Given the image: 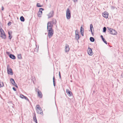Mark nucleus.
I'll return each instance as SVG.
<instances>
[{"label": "nucleus", "mask_w": 123, "mask_h": 123, "mask_svg": "<svg viewBox=\"0 0 123 123\" xmlns=\"http://www.w3.org/2000/svg\"><path fill=\"white\" fill-rule=\"evenodd\" d=\"M36 108L37 113L41 114L42 115H43V114L42 110L39 105H37Z\"/></svg>", "instance_id": "1"}, {"label": "nucleus", "mask_w": 123, "mask_h": 123, "mask_svg": "<svg viewBox=\"0 0 123 123\" xmlns=\"http://www.w3.org/2000/svg\"><path fill=\"white\" fill-rule=\"evenodd\" d=\"M107 29L108 30V32L110 34L113 35H116L117 34V32L115 30L109 27H107Z\"/></svg>", "instance_id": "2"}, {"label": "nucleus", "mask_w": 123, "mask_h": 123, "mask_svg": "<svg viewBox=\"0 0 123 123\" xmlns=\"http://www.w3.org/2000/svg\"><path fill=\"white\" fill-rule=\"evenodd\" d=\"M48 31V36L49 38H51L53 35L54 34V30L52 28H49V29L47 30Z\"/></svg>", "instance_id": "3"}, {"label": "nucleus", "mask_w": 123, "mask_h": 123, "mask_svg": "<svg viewBox=\"0 0 123 123\" xmlns=\"http://www.w3.org/2000/svg\"><path fill=\"white\" fill-rule=\"evenodd\" d=\"M66 17L68 19H70L71 17V12L69 8H67L66 10Z\"/></svg>", "instance_id": "4"}, {"label": "nucleus", "mask_w": 123, "mask_h": 123, "mask_svg": "<svg viewBox=\"0 0 123 123\" xmlns=\"http://www.w3.org/2000/svg\"><path fill=\"white\" fill-rule=\"evenodd\" d=\"M0 36L2 38L5 39L6 38V35L4 31L2 29H0Z\"/></svg>", "instance_id": "5"}, {"label": "nucleus", "mask_w": 123, "mask_h": 123, "mask_svg": "<svg viewBox=\"0 0 123 123\" xmlns=\"http://www.w3.org/2000/svg\"><path fill=\"white\" fill-rule=\"evenodd\" d=\"M44 9L43 8H40L39 10L37 13V16L39 17H41V15L42 14V11L44 10Z\"/></svg>", "instance_id": "6"}, {"label": "nucleus", "mask_w": 123, "mask_h": 123, "mask_svg": "<svg viewBox=\"0 0 123 123\" xmlns=\"http://www.w3.org/2000/svg\"><path fill=\"white\" fill-rule=\"evenodd\" d=\"M9 65L7 66V73L8 74L12 75L13 74L12 70L11 68H8V67H9Z\"/></svg>", "instance_id": "7"}, {"label": "nucleus", "mask_w": 123, "mask_h": 123, "mask_svg": "<svg viewBox=\"0 0 123 123\" xmlns=\"http://www.w3.org/2000/svg\"><path fill=\"white\" fill-rule=\"evenodd\" d=\"M53 25L51 23V22H49L47 23V30H48L50 28H52Z\"/></svg>", "instance_id": "8"}, {"label": "nucleus", "mask_w": 123, "mask_h": 123, "mask_svg": "<svg viewBox=\"0 0 123 123\" xmlns=\"http://www.w3.org/2000/svg\"><path fill=\"white\" fill-rule=\"evenodd\" d=\"M10 81L13 85L15 86L16 87H18V86L15 83L13 79L12 78H11L10 79Z\"/></svg>", "instance_id": "9"}, {"label": "nucleus", "mask_w": 123, "mask_h": 123, "mask_svg": "<svg viewBox=\"0 0 123 123\" xmlns=\"http://www.w3.org/2000/svg\"><path fill=\"white\" fill-rule=\"evenodd\" d=\"M54 15V12L53 11H51L47 15L48 18H49L53 17Z\"/></svg>", "instance_id": "10"}, {"label": "nucleus", "mask_w": 123, "mask_h": 123, "mask_svg": "<svg viewBox=\"0 0 123 123\" xmlns=\"http://www.w3.org/2000/svg\"><path fill=\"white\" fill-rule=\"evenodd\" d=\"M88 53L89 55H92L93 54L92 49L89 47L88 48Z\"/></svg>", "instance_id": "11"}, {"label": "nucleus", "mask_w": 123, "mask_h": 123, "mask_svg": "<svg viewBox=\"0 0 123 123\" xmlns=\"http://www.w3.org/2000/svg\"><path fill=\"white\" fill-rule=\"evenodd\" d=\"M70 50L69 46L68 44H66L65 46V52H67L69 51Z\"/></svg>", "instance_id": "12"}, {"label": "nucleus", "mask_w": 123, "mask_h": 123, "mask_svg": "<svg viewBox=\"0 0 123 123\" xmlns=\"http://www.w3.org/2000/svg\"><path fill=\"white\" fill-rule=\"evenodd\" d=\"M108 13L107 12L105 11L103 13L102 15L104 17L106 18H107L108 17Z\"/></svg>", "instance_id": "13"}, {"label": "nucleus", "mask_w": 123, "mask_h": 123, "mask_svg": "<svg viewBox=\"0 0 123 123\" xmlns=\"http://www.w3.org/2000/svg\"><path fill=\"white\" fill-rule=\"evenodd\" d=\"M66 92L68 95L69 96H71L72 95V92L70 91L68 89H66Z\"/></svg>", "instance_id": "14"}, {"label": "nucleus", "mask_w": 123, "mask_h": 123, "mask_svg": "<svg viewBox=\"0 0 123 123\" xmlns=\"http://www.w3.org/2000/svg\"><path fill=\"white\" fill-rule=\"evenodd\" d=\"M38 96L40 98H41L43 97V95L41 92L39 90L37 91Z\"/></svg>", "instance_id": "15"}, {"label": "nucleus", "mask_w": 123, "mask_h": 123, "mask_svg": "<svg viewBox=\"0 0 123 123\" xmlns=\"http://www.w3.org/2000/svg\"><path fill=\"white\" fill-rule=\"evenodd\" d=\"M9 57L10 58L13 60L15 59H16L15 56L14 55L12 54H10L9 55Z\"/></svg>", "instance_id": "16"}, {"label": "nucleus", "mask_w": 123, "mask_h": 123, "mask_svg": "<svg viewBox=\"0 0 123 123\" xmlns=\"http://www.w3.org/2000/svg\"><path fill=\"white\" fill-rule=\"evenodd\" d=\"M51 22V23L53 25L54 24L55 25L56 23V19L54 18H53L52 21H49Z\"/></svg>", "instance_id": "17"}, {"label": "nucleus", "mask_w": 123, "mask_h": 123, "mask_svg": "<svg viewBox=\"0 0 123 123\" xmlns=\"http://www.w3.org/2000/svg\"><path fill=\"white\" fill-rule=\"evenodd\" d=\"M8 34L9 35L8 38L10 40L12 37V32L11 31H8Z\"/></svg>", "instance_id": "18"}, {"label": "nucleus", "mask_w": 123, "mask_h": 123, "mask_svg": "<svg viewBox=\"0 0 123 123\" xmlns=\"http://www.w3.org/2000/svg\"><path fill=\"white\" fill-rule=\"evenodd\" d=\"M53 82L54 86H55L56 85V82L55 81V79L54 75L53 77Z\"/></svg>", "instance_id": "19"}, {"label": "nucleus", "mask_w": 123, "mask_h": 123, "mask_svg": "<svg viewBox=\"0 0 123 123\" xmlns=\"http://www.w3.org/2000/svg\"><path fill=\"white\" fill-rule=\"evenodd\" d=\"M33 120L34 122H35L36 123H37V120L36 119L35 114L34 116L33 117Z\"/></svg>", "instance_id": "20"}, {"label": "nucleus", "mask_w": 123, "mask_h": 123, "mask_svg": "<svg viewBox=\"0 0 123 123\" xmlns=\"http://www.w3.org/2000/svg\"><path fill=\"white\" fill-rule=\"evenodd\" d=\"M75 38L77 40H79L80 38V37L79 34H75Z\"/></svg>", "instance_id": "21"}, {"label": "nucleus", "mask_w": 123, "mask_h": 123, "mask_svg": "<svg viewBox=\"0 0 123 123\" xmlns=\"http://www.w3.org/2000/svg\"><path fill=\"white\" fill-rule=\"evenodd\" d=\"M4 86L3 83L0 80V88L3 87Z\"/></svg>", "instance_id": "22"}, {"label": "nucleus", "mask_w": 123, "mask_h": 123, "mask_svg": "<svg viewBox=\"0 0 123 123\" xmlns=\"http://www.w3.org/2000/svg\"><path fill=\"white\" fill-rule=\"evenodd\" d=\"M20 20L22 22H24L25 21V19L24 17L22 16L20 18Z\"/></svg>", "instance_id": "23"}, {"label": "nucleus", "mask_w": 123, "mask_h": 123, "mask_svg": "<svg viewBox=\"0 0 123 123\" xmlns=\"http://www.w3.org/2000/svg\"><path fill=\"white\" fill-rule=\"evenodd\" d=\"M90 41L92 42H94L95 41L94 38L93 37H90Z\"/></svg>", "instance_id": "24"}, {"label": "nucleus", "mask_w": 123, "mask_h": 123, "mask_svg": "<svg viewBox=\"0 0 123 123\" xmlns=\"http://www.w3.org/2000/svg\"><path fill=\"white\" fill-rule=\"evenodd\" d=\"M90 30L91 31H92V29L94 30V28L93 27L92 25V24H91L90 25Z\"/></svg>", "instance_id": "25"}, {"label": "nucleus", "mask_w": 123, "mask_h": 123, "mask_svg": "<svg viewBox=\"0 0 123 123\" xmlns=\"http://www.w3.org/2000/svg\"><path fill=\"white\" fill-rule=\"evenodd\" d=\"M18 59H22V56L21 54L18 55Z\"/></svg>", "instance_id": "26"}, {"label": "nucleus", "mask_w": 123, "mask_h": 123, "mask_svg": "<svg viewBox=\"0 0 123 123\" xmlns=\"http://www.w3.org/2000/svg\"><path fill=\"white\" fill-rule=\"evenodd\" d=\"M42 6L41 5H40V3H37V6L38 7H41Z\"/></svg>", "instance_id": "27"}, {"label": "nucleus", "mask_w": 123, "mask_h": 123, "mask_svg": "<svg viewBox=\"0 0 123 123\" xmlns=\"http://www.w3.org/2000/svg\"><path fill=\"white\" fill-rule=\"evenodd\" d=\"M84 28L82 27H81L80 28V32H84Z\"/></svg>", "instance_id": "28"}, {"label": "nucleus", "mask_w": 123, "mask_h": 123, "mask_svg": "<svg viewBox=\"0 0 123 123\" xmlns=\"http://www.w3.org/2000/svg\"><path fill=\"white\" fill-rule=\"evenodd\" d=\"M103 32H105L106 30V27H104L103 28Z\"/></svg>", "instance_id": "29"}, {"label": "nucleus", "mask_w": 123, "mask_h": 123, "mask_svg": "<svg viewBox=\"0 0 123 123\" xmlns=\"http://www.w3.org/2000/svg\"><path fill=\"white\" fill-rule=\"evenodd\" d=\"M24 98L26 100H27L29 102V99L26 97L25 96H24Z\"/></svg>", "instance_id": "30"}, {"label": "nucleus", "mask_w": 123, "mask_h": 123, "mask_svg": "<svg viewBox=\"0 0 123 123\" xmlns=\"http://www.w3.org/2000/svg\"><path fill=\"white\" fill-rule=\"evenodd\" d=\"M103 42L106 44H107V42L105 40V38L103 39V40H102Z\"/></svg>", "instance_id": "31"}, {"label": "nucleus", "mask_w": 123, "mask_h": 123, "mask_svg": "<svg viewBox=\"0 0 123 123\" xmlns=\"http://www.w3.org/2000/svg\"><path fill=\"white\" fill-rule=\"evenodd\" d=\"M24 96H25L22 94H21L20 95V97L22 99L24 98Z\"/></svg>", "instance_id": "32"}, {"label": "nucleus", "mask_w": 123, "mask_h": 123, "mask_svg": "<svg viewBox=\"0 0 123 123\" xmlns=\"http://www.w3.org/2000/svg\"><path fill=\"white\" fill-rule=\"evenodd\" d=\"M12 24V22L10 21H9L8 22L7 25L8 26H10Z\"/></svg>", "instance_id": "33"}, {"label": "nucleus", "mask_w": 123, "mask_h": 123, "mask_svg": "<svg viewBox=\"0 0 123 123\" xmlns=\"http://www.w3.org/2000/svg\"><path fill=\"white\" fill-rule=\"evenodd\" d=\"M76 34H79V32L77 30H76L75 31V34H76Z\"/></svg>", "instance_id": "34"}, {"label": "nucleus", "mask_w": 123, "mask_h": 123, "mask_svg": "<svg viewBox=\"0 0 123 123\" xmlns=\"http://www.w3.org/2000/svg\"><path fill=\"white\" fill-rule=\"evenodd\" d=\"M6 53L7 55H8L9 56V55H10V53L9 52L6 51Z\"/></svg>", "instance_id": "35"}, {"label": "nucleus", "mask_w": 123, "mask_h": 123, "mask_svg": "<svg viewBox=\"0 0 123 123\" xmlns=\"http://www.w3.org/2000/svg\"><path fill=\"white\" fill-rule=\"evenodd\" d=\"M59 77L60 78V79H61V73H60V72H59Z\"/></svg>", "instance_id": "36"}, {"label": "nucleus", "mask_w": 123, "mask_h": 123, "mask_svg": "<svg viewBox=\"0 0 123 123\" xmlns=\"http://www.w3.org/2000/svg\"><path fill=\"white\" fill-rule=\"evenodd\" d=\"M12 89L14 91H16V89L15 87H13Z\"/></svg>", "instance_id": "37"}, {"label": "nucleus", "mask_w": 123, "mask_h": 123, "mask_svg": "<svg viewBox=\"0 0 123 123\" xmlns=\"http://www.w3.org/2000/svg\"><path fill=\"white\" fill-rule=\"evenodd\" d=\"M100 37H101V38L102 40H103V39L104 38V37H103V36L102 35H101Z\"/></svg>", "instance_id": "38"}, {"label": "nucleus", "mask_w": 123, "mask_h": 123, "mask_svg": "<svg viewBox=\"0 0 123 123\" xmlns=\"http://www.w3.org/2000/svg\"><path fill=\"white\" fill-rule=\"evenodd\" d=\"M80 33L82 36H84V32H81Z\"/></svg>", "instance_id": "39"}, {"label": "nucleus", "mask_w": 123, "mask_h": 123, "mask_svg": "<svg viewBox=\"0 0 123 123\" xmlns=\"http://www.w3.org/2000/svg\"><path fill=\"white\" fill-rule=\"evenodd\" d=\"M4 7L3 6H2V7H1V10H2V11L3 10H4Z\"/></svg>", "instance_id": "40"}, {"label": "nucleus", "mask_w": 123, "mask_h": 123, "mask_svg": "<svg viewBox=\"0 0 123 123\" xmlns=\"http://www.w3.org/2000/svg\"><path fill=\"white\" fill-rule=\"evenodd\" d=\"M74 2H77L78 1V0H73Z\"/></svg>", "instance_id": "41"}, {"label": "nucleus", "mask_w": 123, "mask_h": 123, "mask_svg": "<svg viewBox=\"0 0 123 123\" xmlns=\"http://www.w3.org/2000/svg\"><path fill=\"white\" fill-rule=\"evenodd\" d=\"M91 33H92V34L93 35H94V33H93L92 31H91Z\"/></svg>", "instance_id": "42"}, {"label": "nucleus", "mask_w": 123, "mask_h": 123, "mask_svg": "<svg viewBox=\"0 0 123 123\" xmlns=\"http://www.w3.org/2000/svg\"><path fill=\"white\" fill-rule=\"evenodd\" d=\"M121 77L123 78V73L121 74Z\"/></svg>", "instance_id": "43"}]
</instances>
